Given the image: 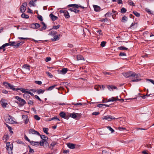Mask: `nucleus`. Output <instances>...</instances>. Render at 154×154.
<instances>
[{
	"label": "nucleus",
	"instance_id": "nucleus-1",
	"mask_svg": "<svg viewBox=\"0 0 154 154\" xmlns=\"http://www.w3.org/2000/svg\"><path fill=\"white\" fill-rule=\"evenodd\" d=\"M122 74L126 78L134 77V79L131 80V82H137L141 80V79H137L140 77V75L139 74H136L132 71H129L127 72H123Z\"/></svg>",
	"mask_w": 154,
	"mask_h": 154
},
{
	"label": "nucleus",
	"instance_id": "nucleus-2",
	"mask_svg": "<svg viewBox=\"0 0 154 154\" xmlns=\"http://www.w3.org/2000/svg\"><path fill=\"white\" fill-rule=\"evenodd\" d=\"M57 32L55 31L52 30L49 32V35L53 36L54 38H51V40L53 42H55L59 39V36L57 35Z\"/></svg>",
	"mask_w": 154,
	"mask_h": 154
},
{
	"label": "nucleus",
	"instance_id": "nucleus-3",
	"mask_svg": "<svg viewBox=\"0 0 154 154\" xmlns=\"http://www.w3.org/2000/svg\"><path fill=\"white\" fill-rule=\"evenodd\" d=\"M2 84L6 88L12 89L13 91H17L18 90L19 88H15V86L14 85L10 84L9 83L7 82H3Z\"/></svg>",
	"mask_w": 154,
	"mask_h": 154
},
{
	"label": "nucleus",
	"instance_id": "nucleus-4",
	"mask_svg": "<svg viewBox=\"0 0 154 154\" xmlns=\"http://www.w3.org/2000/svg\"><path fill=\"white\" fill-rule=\"evenodd\" d=\"M10 142H8L6 143V148L8 151V152L9 154H12L13 152L12 150L13 149V143L10 144Z\"/></svg>",
	"mask_w": 154,
	"mask_h": 154
},
{
	"label": "nucleus",
	"instance_id": "nucleus-5",
	"mask_svg": "<svg viewBox=\"0 0 154 154\" xmlns=\"http://www.w3.org/2000/svg\"><path fill=\"white\" fill-rule=\"evenodd\" d=\"M14 98L17 100L19 102V103H18L17 101H15V103L19 104L21 106H23L26 103V101L24 99H22L20 97L18 96L14 97Z\"/></svg>",
	"mask_w": 154,
	"mask_h": 154
},
{
	"label": "nucleus",
	"instance_id": "nucleus-6",
	"mask_svg": "<svg viewBox=\"0 0 154 154\" xmlns=\"http://www.w3.org/2000/svg\"><path fill=\"white\" fill-rule=\"evenodd\" d=\"M59 115L61 117L65 119H69L68 114H66L63 112H60L59 113Z\"/></svg>",
	"mask_w": 154,
	"mask_h": 154
},
{
	"label": "nucleus",
	"instance_id": "nucleus-7",
	"mask_svg": "<svg viewBox=\"0 0 154 154\" xmlns=\"http://www.w3.org/2000/svg\"><path fill=\"white\" fill-rule=\"evenodd\" d=\"M12 118V117L11 116H9L8 117L5 119L6 122L8 123L14 124L15 122Z\"/></svg>",
	"mask_w": 154,
	"mask_h": 154
},
{
	"label": "nucleus",
	"instance_id": "nucleus-8",
	"mask_svg": "<svg viewBox=\"0 0 154 154\" xmlns=\"http://www.w3.org/2000/svg\"><path fill=\"white\" fill-rule=\"evenodd\" d=\"M29 134H35L38 135H40V133L34 129H30L29 130Z\"/></svg>",
	"mask_w": 154,
	"mask_h": 154
},
{
	"label": "nucleus",
	"instance_id": "nucleus-9",
	"mask_svg": "<svg viewBox=\"0 0 154 154\" xmlns=\"http://www.w3.org/2000/svg\"><path fill=\"white\" fill-rule=\"evenodd\" d=\"M118 118H116L110 115H107L104 116V118H103V119H106L109 121H111L112 119H118Z\"/></svg>",
	"mask_w": 154,
	"mask_h": 154
},
{
	"label": "nucleus",
	"instance_id": "nucleus-10",
	"mask_svg": "<svg viewBox=\"0 0 154 154\" xmlns=\"http://www.w3.org/2000/svg\"><path fill=\"white\" fill-rule=\"evenodd\" d=\"M18 89H18V90H20L23 93H28V94H30L31 96H34V94L32 93H31L29 91H26V90L25 89H23L22 88H19Z\"/></svg>",
	"mask_w": 154,
	"mask_h": 154
},
{
	"label": "nucleus",
	"instance_id": "nucleus-11",
	"mask_svg": "<svg viewBox=\"0 0 154 154\" xmlns=\"http://www.w3.org/2000/svg\"><path fill=\"white\" fill-rule=\"evenodd\" d=\"M24 43V41H19L17 42V43L15 44V48H18L20 46L22 45Z\"/></svg>",
	"mask_w": 154,
	"mask_h": 154
},
{
	"label": "nucleus",
	"instance_id": "nucleus-12",
	"mask_svg": "<svg viewBox=\"0 0 154 154\" xmlns=\"http://www.w3.org/2000/svg\"><path fill=\"white\" fill-rule=\"evenodd\" d=\"M69 118V117L75 119L77 117V115H76V113L75 112H73L72 113H68Z\"/></svg>",
	"mask_w": 154,
	"mask_h": 154
},
{
	"label": "nucleus",
	"instance_id": "nucleus-13",
	"mask_svg": "<svg viewBox=\"0 0 154 154\" xmlns=\"http://www.w3.org/2000/svg\"><path fill=\"white\" fill-rule=\"evenodd\" d=\"M5 99H2L0 101V102L2 107L4 108L6 107L7 105V103H5Z\"/></svg>",
	"mask_w": 154,
	"mask_h": 154
},
{
	"label": "nucleus",
	"instance_id": "nucleus-14",
	"mask_svg": "<svg viewBox=\"0 0 154 154\" xmlns=\"http://www.w3.org/2000/svg\"><path fill=\"white\" fill-rule=\"evenodd\" d=\"M32 146H38L39 145V142L38 141H31L30 143Z\"/></svg>",
	"mask_w": 154,
	"mask_h": 154
},
{
	"label": "nucleus",
	"instance_id": "nucleus-15",
	"mask_svg": "<svg viewBox=\"0 0 154 154\" xmlns=\"http://www.w3.org/2000/svg\"><path fill=\"white\" fill-rule=\"evenodd\" d=\"M42 24L43 25V26L42 27L39 29V30L41 31H42L44 30H45L47 28V26L46 25L45 23L43 22H42Z\"/></svg>",
	"mask_w": 154,
	"mask_h": 154
},
{
	"label": "nucleus",
	"instance_id": "nucleus-16",
	"mask_svg": "<svg viewBox=\"0 0 154 154\" xmlns=\"http://www.w3.org/2000/svg\"><path fill=\"white\" fill-rule=\"evenodd\" d=\"M68 147L70 149H74L75 148V145L71 143H69L67 144Z\"/></svg>",
	"mask_w": 154,
	"mask_h": 154
},
{
	"label": "nucleus",
	"instance_id": "nucleus-17",
	"mask_svg": "<svg viewBox=\"0 0 154 154\" xmlns=\"http://www.w3.org/2000/svg\"><path fill=\"white\" fill-rule=\"evenodd\" d=\"M49 16L53 21H55L58 18V17H57L55 15H54L52 13L51 14H50Z\"/></svg>",
	"mask_w": 154,
	"mask_h": 154
},
{
	"label": "nucleus",
	"instance_id": "nucleus-18",
	"mask_svg": "<svg viewBox=\"0 0 154 154\" xmlns=\"http://www.w3.org/2000/svg\"><path fill=\"white\" fill-rule=\"evenodd\" d=\"M93 7L95 11H100V7L99 6L96 5H93Z\"/></svg>",
	"mask_w": 154,
	"mask_h": 154
},
{
	"label": "nucleus",
	"instance_id": "nucleus-19",
	"mask_svg": "<svg viewBox=\"0 0 154 154\" xmlns=\"http://www.w3.org/2000/svg\"><path fill=\"white\" fill-rule=\"evenodd\" d=\"M63 14L66 18H68L70 17L69 14L67 11H65Z\"/></svg>",
	"mask_w": 154,
	"mask_h": 154
},
{
	"label": "nucleus",
	"instance_id": "nucleus-20",
	"mask_svg": "<svg viewBox=\"0 0 154 154\" xmlns=\"http://www.w3.org/2000/svg\"><path fill=\"white\" fill-rule=\"evenodd\" d=\"M68 71V69L66 68H64L60 71V72L62 74H66Z\"/></svg>",
	"mask_w": 154,
	"mask_h": 154
},
{
	"label": "nucleus",
	"instance_id": "nucleus-21",
	"mask_svg": "<svg viewBox=\"0 0 154 154\" xmlns=\"http://www.w3.org/2000/svg\"><path fill=\"white\" fill-rule=\"evenodd\" d=\"M56 142H53L50 145L49 148L51 149H53V147L54 146L56 145Z\"/></svg>",
	"mask_w": 154,
	"mask_h": 154
},
{
	"label": "nucleus",
	"instance_id": "nucleus-22",
	"mask_svg": "<svg viewBox=\"0 0 154 154\" xmlns=\"http://www.w3.org/2000/svg\"><path fill=\"white\" fill-rule=\"evenodd\" d=\"M45 90H42V89H39L37 90V94H43L45 91Z\"/></svg>",
	"mask_w": 154,
	"mask_h": 154
},
{
	"label": "nucleus",
	"instance_id": "nucleus-23",
	"mask_svg": "<svg viewBox=\"0 0 154 154\" xmlns=\"http://www.w3.org/2000/svg\"><path fill=\"white\" fill-rule=\"evenodd\" d=\"M77 58L78 60H84L83 57L81 55H78L77 56Z\"/></svg>",
	"mask_w": 154,
	"mask_h": 154
},
{
	"label": "nucleus",
	"instance_id": "nucleus-24",
	"mask_svg": "<svg viewBox=\"0 0 154 154\" xmlns=\"http://www.w3.org/2000/svg\"><path fill=\"white\" fill-rule=\"evenodd\" d=\"M69 10L70 11H71L74 12L75 13H78L80 11L79 10H76L75 9H74L72 8H70L69 9Z\"/></svg>",
	"mask_w": 154,
	"mask_h": 154
},
{
	"label": "nucleus",
	"instance_id": "nucleus-25",
	"mask_svg": "<svg viewBox=\"0 0 154 154\" xmlns=\"http://www.w3.org/2000/svg\"><path fill=\"white\" fill-rule=\"evenodd\" d=\"M23 68L29 71L30 69V66L27 64H24L23 66Z\"/></svg>",
	"mask_w": 154,
	"mask_h": 154
},
{
	"label": "nucleus",
	"instance_id": "nucleus-26",
	"mask_svg": "<svg viewBox=\"0 0 154 154\" xmlns=\"http://www.w3.org/2000/svg\"><path fill=\"white\" fill-rule=\"evenodd\" d=\"M9 46H13L14 48L15 44H16V42H9Z\"/></svg>",
	"mask_w": 154,
	"mask_h": 154
},
{
	"label": "nucleus",
	"instance_id": "nucleus-27",
	"mask_svg": "<svg viewBox=\"0 0 154 154\" xmlns=\"http://www.w3.org/2000/svg\"><path fill=\"white\" fill-rule=\"evenodd\" d=\"M26 8H24L23 6H21L20 7V11L21 12L23 13L25 11Z\"/></svg>",
	"mask_w": 154,
	"mask_h": 154
},
{
	"label": "nucleus",
	"instance_id": "nucleus-28",
	"mask_svg": "<svg viewBox=\"0 0 154 154\" xmlns=\"http://www.w3.org/2000/svg\"><path fill=\"white\" fill-rule=\"evenodd\" d=\"M105 128L107 129V130H109L110 131H111V133H113L114 132V130L110 126L106 127Z\"/></svg>",
	"mask_w": 154,
	"mask_h": 154
},
{
	"label": "nucleus",
	"instance_id": "nucleus-29",
	"mask_svg": "<svg viewBox=\"0 0 154 154\" xmlns=\"http://www.w3.org/2000/svg\"><path fill=\"white\" fill-rule=\"evenodd\" d=\"M94 89L97 91H99L101 89V87L100 85H96L94 86Z\"/></svg>",
	"mask_w": 154,
	"mask_h": 154
},
{
	"label": "nucleus",
	"instance_id": "nucleus-30",
	"mask_svg": "<svg viewBox=\"0 0 154 154\" xmlns=\"http://www.w3.org/2000/svg\"><path fill=\"white\" fill-rule=\"evenodd\" d=\"M57 86V85H54L52 86L49 87L47 89V91L52 90L54 88Z\"/></svg>",
	"mask_w": 154,
	"mask_h": 154
},
{
	"label": "nucleus",
	"instance_id": "nucleus-31",
	"mask_svg": "<svg viewBox=\"0 0 154 154\" xmlns=\"http://www.w3.org/2000/svg\"><path fill=\"white\" fill-rule=\"evenodd\" d=\"M128 18L124 16L122 19V21L123 23H125L127 21Z\"/></svg>",
	"mask_w": 154,
	"mask_h": 154
},
{
	"label": "nucleus",
	"instance_id": "nucleus-32",
	"mask_svg": "<svg viewBox=\"0 0 154 154\" xmlns=\"http://www.w3.org/2000/svg\"><path fill=\"white\" fill-rule=\"evenodd\" d=\"M21 17L23 18L28 19L29 18V16L27 15H26L24 13H23L21 15Z\"/></svg>",
	"mask_w": 154,
	"mask_h": 154
},
{
	"label": "nucleus",
	"instance_id": "nucleus-33",
	"mask_svg": "<svg viewBox=\"0 0 154 154\" xmlns=\"http://www.w3.org/2000/svg\"><path fill=\"white\" fill-rule=\"evenodd\" d=\"M48 128H43V131L45 133L47 134H49V133H48Z\"/></svg>",
	"mask_w": 154,
	"mask_h": 154
},
{
	"label": "nucleus",
	"instance_id": "nucleus-34",
	"mask_svg": "<svg viewBox=\"0 0 154 154\" xmlns=\"http://www.w3.org/2000/svg\"><path fill=\"white\" fill-rule=\"evenodd\" d=\"M23 94V97L25 98H28L29 99V97L30 96L28 94V93H25Z\"/></svg>",
	"mask_w": 154,
	"mask_h": 154
},
{
	"label": "nucleus",
	"instance_id": "nucleus-35",
	"mask_svg": "<svg viewBox=\"0 0 154 154\" xmlns=\"http://www.w3.org/2000/svg\"><path fill=\"white\" fill-rule=\"evenodd\" d=\"M133 13L137 17H139L140 16V14L138 13L136 11H133Z\"/></svg>",
	"mask_w": 154,
	"mask_h": 154
},
{
	"label": "nucleus",
	"instance_id": "nucleus-36",
	"mask_svg": "<svg viewBox=\"0 0 154 154\" xmlns=\"http://www.w3.org/2000/svg\"><path fill=\"white\" fill-rule=\"evenodd\" d=\"M36 1V0H34L33 1L32 0L30 2L29 4L33 6H35V2Z\"/></svg>",
	"mask_w": 154,
	"mask_h": 154
},
{
	"label": "nucleus",
	"instance_id": "nucleus-37",
	"mask_svg": "<svg viewBox=\"0 0 154 154\" xmlns=\"http://www.w3.org/2000/svg\"><path fill=\"white\" fill-rule=\"evenodd\" d=\"M118 49L120 50H128V49L124 46H120L118 48Z\"/></svg>",
	"mask_w": 154,
	"mask_h": 154
},
{
	"label": "nucleus",
	"instance_id": "nucleus-38",
	"mask_svg": "<svg viewBox=\"0 0 154 154\" xmlns=\"http://www.w3.org/2000/svg\"><path fill=\"white\" fill-rule=\"evenodd\" d=\"M39 136L42 139H48V137L45 135H41L40 134V135H39Z\"/></svg>",
	"mask_w": 154,
	"mask_h": 154
},
{
	"label": "nucleus",
	"instance_id": "nucleus-39",
	"mask_svg": "<svg viewBox=\"0 0 154 154\" xmlns=\"http://www.w3.org/2000/svg\"><path fill=\"white\" fill-rule=\"evenodd\" d=\"M118 96H117L116 97H112L111 98V100H113L112 101H118Z\"/></svg>",
	"mask_w": 154,
	"mask_h": 154
},
{
	"label": "nucleus",
	"instance_id": "nucleus-40",
	"mask_svg": "<svg viewBox=\"0 0 154 154\" xmlns=\"http://www.w3.org/2000/svg\"><path fill=\"white\" fill-rule=\"evenodd\" d=\"M137 23H132L131 24L130 28L131 29H132V27L134 26H135V27H137Z\"/></svg>",
	"mask_w": 154,
	"mask_h": 154
},
{
	"label": "nucleus",
	"instance_id": "nucleus-41",
	"mask_svg": "<svg viewBox=\"0 0 154 154\" xmlns=\"http://www.w3.org/2000/svg\"><path fill=\"white\" fill-rule=\"evenodd\" d=\"M107 87L108 89L110 91H111V90L112 91L113 90V85H107Z\"/></svg>",
	"mask_w": 154,
	"mask_h": 154
},
{
	"label": "nucleus",
	"instance_id": "nucleus-42",
	"mask_svg": "<svg viewBox=\"0 0 154 154\" xmlns=\"http://www.w3.org/2000/svg\"><path fill=\"white\" fill-rule=\"evenodd\" d=\"M106 43V42L105 41H103L101 42V44H100V46L102 47H104Z\"/></svg>",
	"mask_w": 154,
	"mask_h": 154
},
{
	"label": "nucleus",
	"instance_id": "nucleus-43",
	"mask_svg": "<svg viewBox=\"0 0 154 154\" xmlns=\"http://www.w3.org/2000/svg\"><path fill=\"white\" fill-rule=\"evenodd\" d=\"M112 15V13L109 12H108L105 14V16L106 17H109Z\"/></svg>",
	"mask_w": 154,
	"mask_h": 154
},
{
	"label": "nucleus",
	"instance_id": "nucleus-44",
	"mask_svg": "<svg viewBox=\"0 0 154 154\" xmlns=\"http://www.w3.org/2000/svg\"><path fill=\"white\" fill-rule=\"evenodd\" d=\"M127 11V10L125 8H122L121 11V12L122 13H125Z\"/></svg>",
	"mask_w": 154,
	"mask_h": 154
},
{
	"label": "nucleus",
	"instance_id": "nucleus-45",
	"mask_svg": "<svg viewBox=\"0 0 154 154\" xmlns=\"http://www.w3.org/2000/svg\"><path fill=\"white\" fill-rule=\"evenodd\" d=\"M2 93H3V94H8V92H10V91H7V90H5V89H3L2 90ZM10 93H9L8 94H9Z\"/></svg>",
	"mask_w": 154,
	"mask_h": 154
},
{
	"label": "nucleus",
	"instance_id": "nucleus-46",
	"mask_svg": "<svg viewBox=\"0 0 154 154\" xmlns=\"http://www.w3.org/2000/svg\"><path fill=\"white\" fill-rule=\"evenodd\" d=\"M99 34V35H103V33L101 29H99L96 31Z\"/></svg>",
	"mask_w": 154,
	"mask_h": 154
},
{
	"label": "nucleus",
	"instance_id": "nucleus-47",
	"mask_svg": "<svg viewBox=\"0 0 154 154\" xmlns=\"http://www.w3.org/2000/svg\"><path fill=\"white\" fill-rule=\"evenodd\" d=\"M60 27V25H58L57 26H53V29H57Z\"/></svg>",
	"mask_w": 154,
	"mask_h": 154
},
{
	"label": "nucleus",
	"instance_id": "nucleus-48",
	"mask_svg": "<svg viewBox=\"0 0 154 154\" xmlns=\"http://www.w3.org/2000/svg\"><path fill=\"white\" fill-rule=\"evenodd\" d=\"M46 73L47 75L50 78H52L53 77V75L49 72H46Z\"/></svg>",
	"mask_w": 154,
	"mask_h": 154
},
{
	"label": "nucleus",
	"instance_id": "nucleus-49",
	"mask_svg": "<svg viewBox=\"0 0 154 154\" xmlns=\"http://www.w3.org/2000/svg\"><path fill=\"white\" fill-rule=\"evenodd\" d=\"M119 56H126V53L124 52H121L119 54Z\"/></svg>",
	"mask_w": 154,
	"mask_h": 154
},
{
	"label": "nucleus",
	"instance_id": "nucleus-50",
	"mask_svg": "<svg viewBox=\"0 0 154 154\" xmlns=\"http://www.w3.org/2000/svg\"><path fill=\"white\" fill-rule=\"evenodd\" d=\"M16 142L17 143L19 144H22L23 145L24 144V143L23 141L20 140H17Z\"/></svg>",
	"mask_w": 154,
	"mask_h": 154
},
{
	"label": "nucleus",
	"instance_id": "nucleus-51",
	"mask_svg": "<svg viewBox=\"0 0 154 154\" xmlns=\"http://www.w3.org/2000/svg\"><path fill=\"white\" fill-rule=\"evenodd\" d=\"M70 104H72L73 105L77 106L78 105H82V104L81 103H72Z\"/></svg>",
	"mask_w": 154,
	"mask_h": 154
},
{
	"label": "nucleus",
	"instance_id": "nucleus-52",
	"mask_svg": "<svg viewBox=\"0 0 154 154\" xmlns=\"http://www.w3.org/2000/svg\"><path fill=\"white\" fill-rule=\"evenodd\" d=\"M150 94H148L147 93L146 95H143L142 96H141V97L143 99H144L146 98V97H148L149 96Z\"/></svg>",
	"mask_w": 154,
	"mask_h": 154
},
{
	"label": "nucleus",
	"instance_id": "nucleus-53",
	"mask_svg": "<svg viewBox=\"0 0 154 154\" xmlns=\"http://www.w3.org/2000/svg\"><path fill=\"white\" fill-rule=\"evenodd\" d=\"M24 138L26 140L28 141L29 143H30V142L31 141L28 138L26 135H24Z\"/></svg>",
	"mask_w": 154,
	"mask_h": 154
},
{
	"label": "nucleus",
	"instance_id": "nucleus-54",
	"mask_svg": "<svg viewBox=\"0 0 154 154\" xmlns=\"http://www.w3.org/2000/svg\"><path fill=\"white\" fill-rule=\"evenodd\" d=\"M35 29H37L38 28H39L40 27V25L38 23H35Z\"/></svg>",
	"mask_w": 154,
	"mask_h": 154
},
{
	"label": "nucleus",
	"instance_id": "nucleus-55",
	"mask_svg": "<svg viewBox=\"0 0 154 154\" xmlns=\"http://www.w3.org/2000/svg\"><path fill=\"white\" fill-rule=\"evenodd\" d=\"M54 119H56L57 121H60V119H58V118H57V116H54V117L52 118H51V120H53Z\"/></svg>",
	"mask_w": 154,
	"mask_h": 154
},
{
	"label": "nucleus",
	"instance_id": "nucleus-56",
	"mask_svg": "<svg viewBox=\"0 0 154 154\" xmlns=\"http://www.w3.org/2000/svg\"><path fill=\"white\" fill-rule=\"evenodd\" d=\"M34 118L37 120H39L40 119V117L37 115L34 116Z\"/></svg>",
	"mask_w": 154,
	"mask_h": 154
},
{
	"label": "nucleus",
	"instance_id": "nucleus-57",
	"mask_svg": "<svg viewBox=\"0 0 154 154\" xmlns=\"http://www.w3.org/2000/svg\"><path fill=\"white\" fill-rule=\"evenodd\" d=\"M35 83L38 85H41L42 83V82L40 81H35Z\"/></svg>",
	"mask_w": 154,
	"mask_h": 154
},
{
	"label": "nucleus",
	"instance_id": "nucleus-58",
	"mask_svg": "<svg viewBox=\"0 0 154 154\" xmlns=\"http://www.w3.org/2000/svg\"><path fill=\"white\" fill-rule=\"evenodd\" d=\"M30 27L31 28L33 29H35L36 27L35 26V23H32L30 25Z\"/></svg>",
	"mask_w": 154,
	"mask_h": 154
},
{
	"label": "nucleus",
	"instance_id": "nucleus-59",
	"mask_svg": "<svg viewBox=\"0 0 154 154\" xmlns=\"http://www.w3.org/2000/svg\"><path fill=\"white\" fill-rule=\"evenodd\" d=\"M145 10L148 13L150 14H152V13L151 12V11H150L149 9L146 8Z\"/></svg>",
	"mask_w": 154,
	"mask_h": 154
},
{
	"label": "nucleus",
	"instance_id": "nucleus-60",
	"mask_svg": "<svg viewBox=\"0 0 154 154\" xmlns=\"http://www.w3.org/2000/svg\"><path fill=\"white\" fill-rule=\"evenodd\" d=\"M129 4L130 5H132V6H134L135 5H134V3L133 2L131 1H129Z\"/></svg>",
	"mask_w": 154,
	"mask_h": 154
},
{
	"label": "nucleus",
	"instance_id": "nucleus-61",
	"mask_svg": "<svg viewBox=\"0 0 154 154\" xmlns=\"http://www.w3.org/2000/svg\"><path fill=\"white\" fill-rule=\"evenodd\" d=\"M99 112H93L92 114L93 115L97 116L99 114Z\"/></svg>",
	"mask_w": 154,
	"mask_h": 154
},
{
	"label": "nucleus",
	"instance_id": "nucleus-62",
	"mask_svg": "<svg viewBox=\"0 0 154 154\" xmlns=\"http://www.w3.org/2000/svg\"><path fill=\"white\" fill-rule=\"evenodd\" d=\"M109 152L105 150H103L102 151L103 154H109Z\"/></svg>",
	"mask_w": 154,
	"mask_h": 154
},
{
	"label": "nucleus",
	"instance_id": "nucleus-63",
	"mask_svg": "<svg viewBox=\"0 0 154 154\" xmlns=\"http://www.w3.org/2000/svg\"><path fill=\"white\" fill-rule=\"evenodd\" d=\"M4 137L5 138V141H7L9 139V136L8 135H5Z\"/></svg>",
	"mask_w": 154,
	"mask_h": 154
},
{
	"label": "nucleus",
	"instance_id": "nucleus-64",
	"mask_svg": "<svg viewBox=\"0 0 154 154\" xmlns=\"http://www.w3.org/2000/svg\"><path fill=\"white\" fill-rule=\"evenodd\" d=\"M51 60V58L49 57H48L46 58L45 59V61L46 62L50 61Z\"/></svg>",
	"mask_w": 154,
	"mask_h": 154
}]
</instances>
